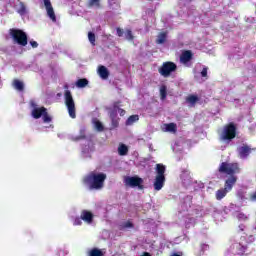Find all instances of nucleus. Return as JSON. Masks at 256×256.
<instances>
[{
    "instance_id": "nucleus-30",
    "label": "nucleus",
    "mask_w": 256,
    "mask_h": 256,
    "mask_svg": "<svg viewBox=\"0 0 256 256\" xmlns=\"http://www.w3.org/2000/svg\"><path fill=\"white\" fill-rule=\"evenodd\" d=\"M160 98L162 101L167 99V86L165 85L160 86Z\"/></svg>"
},
{
    "instance_id": "nucleus-19",
    "label": "nucleus",
    "mask_w": 256,
    "mask_h": 256,
    "mask_svg": "<svg viewBox=\"0 0 256 256\" xmlns=\"http://www.w3.org/2000/svg\"><path fill=\"white\" fill-rule=\"evenodd\" d=\"M180 177L184 185H189V183H191V173L189 172V170L182 171Z\"/></svg>"
},
{
    "instance_id": "nucleus-2",
    "label": "nucleus",
    "mask_w": 256,
    "mask_h": 256,
    "mask_svg": "<svg viewBox=\"0 0 256 256\" xmlns=\"http://www.w3.org/2000/svg\"><path fill=\"white\" fill-rule=\"evenodd\" d=\"M107 175L101 172H91L88 176L84 178V183L89 187V189H103V185Z\"/></svg>"
},
{
    "instance_id": "nucleus-6",
    "label": "nucleus",
    "mask_w": 256,
    "mask_h": 256,
    "mask_svg": "<svg viewBox=\"0 0 256 256\" xmlns=\"http://www.w3.org/2000/svg\"><path fill=\"white\" fill-rule=\"evenodd\" d=\"M10 37L13 40V43L25 47L27 45V34L23 30L19 29H10Z\"/></svg>"
},
{
    "instance_id": "nucleus-34",
    "label": "nucleus",
    "mask_w": 256,
    "mask_h": 256,
    "mask_svg": "<svg viewBox=\"0 0 256 256\" xmlns=\"http://www.w3.org/2000/svg\"><path fill=\"white\" fill-rule=\"evenodd\" d=\"M109 5L112 9H119V1L118 0H109Z\"/></svg>"
},
{
    "instance_id": "nucleus-3",
    "label": "nucleus",
    "mask_w": 256,
    "mask_h": 256,
    "mask_svg": "<svg viewBox=\"0 0 256 256\" xmlns=\"http://www.w3.org/2000/svg\"><path fill=\"white\" fill-rule=\"evenodd\" d=\"M30 105L32 107L31 115L33 119H42L43 123L49 124L53 121V117L47 112V108L39 106L35 101H31Z\"/></svg>"
},
{
    "instance_id": "nucleus-16",
    "label": "nucleus",
    "mask_w": 256,
    "mask_h": 256,
    "mask_svg": "<svg viewBox=\"0 0 256 256\" xmlns=\"http://www.w3.org/2000/svg\"><path fill=\"white\" fill-rule=\"evenodd\" d=\"M81 219L84 223H87V225H91V223H93V213L83 210L81 213Z\"/></svg>"
},
{
    "instance_id": "nucleus-41",
    "label": "nucleus",
    "mask_w": 256,
    "mask_h": 256,
    "mask_svg": "<svg viewBox=\"0 0 256 256\" xmlns=\"http://www.w3.org/2000/svg\"><path fill=\"white\" fill-rule=\"evenodd\" d=\"M200 249H201V252H202V254H203V253H205V251H209V245H207V244H202V245L200 246Z\"/></svg>"
},
{
    "instance_id": "nucleus-25",
    "label": "nucleus",
    "mask_w": 256,
    "mask_h": 256,
    "mask_svg": "<svg viewBox=\"0 0 256 256\" xmlns=\"http://www.w3.org/2000/svg\"><path fill=\"white\" fill-rule=\"evenodd\" d=\"M199 69H202L200 72L201 77H203L204 79H207V71H208L207 66H203L199 64L196 66V71H199Z\"/></svg>"
},
{
    "instance_id": "nucleus-5",
    "label": "nucleus",
    "mask_w": 256,
    "mask_h": 256,
    "mask_svg": "<svg viewBox=\"0 0 256 256\" xmlns=\"http://www.w3.org/2000/svg\"><path fill=\"white\" fill-rule=\"evenodd\" d=\"M165 165L157 164L156 165V177L154 180V189L155 191H161L165 185Z\"/></svg>"
},
{
    "instance_id": "nucleus-13",
    "label": "nucleus",
    "mask_w": 256,
    "mask_h": 256,
    "mask_svg": "<svg viewBox=\"0 0 256 256\" xmlns=\"http://www.w3.org/2000/svg\"><path fill=\"white\" fill-rule=\"evenodd\" d=\"M44 5L46 7L47 15L53 23L57 21V17L55 16V11L53 10V6L51 5V0H44Z\"/></svg>"
},
{
    "instance_id": "nucleus-11",
    "label": "nucleus",
    "mask_w": 256,
    "mask_h": 256,
    "mask_svg": "<svg viewBox=\"0 0 256 256\" xmlns=\"http://www.w3.org/2000/svg\"><path fill=\"white\" fill-rule=\"evenodd\" d=\"M124 183L128 187H141L143 185V179L137 176H128L124 179Z\"/></svg>"
},
{
    "instance_id": "nucleus-26",
    "label": "nucleus",
    "mask_w": 256,
    "mask_h": 256,
    "mask_svg": "<svg viewBox=\"0 0 256 256\" xmlns=\"http://www.w3.org/2000/svg\"><path fill=\"white\" fill-rule=\"evenodd\" d=\"M94 129H96V131H103L104 127H103V123H101V121H99L97 118L92 120Z\"/></svg>"
},
{
    "instance_id": "nucleus-4",
    "label": "nucleus",
    "mask_w": 256,
    "mask_h": 256,
    "mask_svg": "<svg viewBox=\"0 0 256 256\" xmlns=\"http://www.w3.org/2000/svg\"><path fill=\"white\" fill-rule=\"evenodd\" d=\"M236 136L237 127H235L233 123L224 126L219 132V139L222 143H225V145H229Z\"/></svg>"
},
{
    "instance_id": "nucleus-35",
    "label": "nucleus",
    "mask_w": 256,
    "mask_h": 256,
    "mask_svg": "<svg viewBox=\"0 0 256 256\" xmlns=\"http://www.w3.org/2000/svg\"><path fill=\"white\" fill-rule=\"evenodd\" d=\"M133 227V223L130 221L124 222L120 225V229H131Z\"/></svg>"
},
{
    "instance_id": "nucleus-49",
    "label": "nucleus",
    "mask_w": 256,
    "mask_h": 256,
    "mask_svg": "<svg viewBox=\"0 0 256 256\" xmlns=\"http://www.w3.org/2000/svg\"><path fill=\"white\" fill-rule=\"evenodd\" d=\"M171 256H181V255L177 253H173Z\"/></svg>"
},
{
    "instance_id": "nucleus-23",
    "label": "nucleus",
    "mask_w": 256,
    "mask_h": 256,
    "mask_svg": "<svg viewBox=\"0 0 256 256\" xmlns=\"http://www.w3.org/2000/svg\"><path fill=\"white\" fill-rule=\"evenodd\" d=\"M228 193H229L228 190H226L225 188H221V189L217 190L216 191V199H217V201H221V199L226 197Z\"/></svg>"
},
{
    "instance_id": "nucleus-27",
    "label": "nucleus",
    "mask_w": 256,
    "mask_h": 256,
    "mask_svg": "<svg viewBox=\"0 0 256 256\" xmlns=\"http://www.w3.org/2000/svg\"><path fill=\"white\" fill-rule=\"evenodd\" d=\"M12 85L17 91H23V88L25 87L23 82H21L20 80H14Z\"/></svg>"
},
{
    "instance_id": "nucleus-18",
    "label": "nucleus",
    "mask_w": 256,
    "mask_h": 256,
    "mask_svg": "<svg viewBox=\"0 0 256 256\" xmlns=\"http://www.w3.org/2000/svg\"><path fill=\"white\" fill-rule=\"evenodd\" d=\"M15 9H16L17 13H19V15H21V16L27 15V6H25V4L23 2L18 1L15 4Z\"/></svg>"
},
{
    "instance_id": "nucleus-8",
    "label": "nucleus",
    "mask_w": 256,
    "mask_h": 256,
    "mask_svg": "<svg viewBox=\"0 0 256 256\" xmlns=\"http://www.w3.org/2000/svg\"><path fill=\"white\" fill-rule=\"evenodd\" d=\"M65 104L68 109L69 116L72 119H75V101H73V96L71 95V91L69 90L65 92Z\"/></svg>"
},
{
    "instance_id": "nucleus-20",
    "label": "nucleus",
    "mask_w": 256,
    "mask_h": 256,
    "mask_svg": "<svg viewBox=\"0 0 256 256\" xmlns=\"http://www.w3.org/2000/svg\"><path fill=\"white\" fill-rule=\"evenodd\" d=\"M240 159H246V157L251 153V148L248 146H242L238 149Z\"/></svg>"
},
{
    "instance_id": "nucleus-31",
    "label": "nucleus",
    "mask_w": 256,
    "mask_h": 256,
    "mask_svg": "<svg viewBox=\"0 0 256 256\" xmlns=\"http://www.w3.org/2000/svg\"><path fill=\"white\" fill-rule=\"evenodd\" d=\"M137 121H139V115H132L127 119L126 125H133V123H137Z\"/></svg>"
},
{
    "instance_id": "nucleus-39",
    "label": "nucleus",
    "mask_w": 256,
    "mask_h": 256,
    "mask_svg": "<svg viewBox=\"0 0 256 256\" xmlns=\"http://www.w3.org/2000/svg\"><path fill=\"white\" fill-rule=\"evenodd\" d=\"M72 221H73V225H81L83 219L76 217Z\"/></svg>"
},
{
    "instance_id": "nucleus-14",
    "label": "nucleus",
    "mask_w": 256,
    "mask_h": 256,
    "mask_svg": "<svg viewBox=\"0 0 256 256\" xmlns=\"http://www.w3.org/2000/svg\"><path fill=\"white\" fill-rule=\"evenodd\" d=\"M161 130L164 133H177V124L175 123H166L161 126Z\"/></svg>"
},
{
    "instance_id": "nucleus-24",
    "label": "nucleus",
    "mask_w": 256,
    "mask_h": 256,
    "mask_svg": "<svg viewBox=\"0 0 256 256\" xmlns=\"http://www.w3.org/2000/svg\"><path fill=\"white\" fill-rule=\"evenodd\" d=\"M87 85H89V81L85 78L79 79L76 81V87L78 89H83V88L87 87Z\"/></svg>"
},
{
    "instance_id": "nucleus-48",
    "label": "nucleus",
    "mask_w": 256,
    "mask_h": 256,
    "mask_svg": "<svg viewBox=\"0 0 256 256\" xmlns=\"http://www.w3.org/2000/svg\"><path fill=\"white\" fill-rule=\"evenodd\" d=\"M141 256H151L149 252H144Z\"/></svg>"
},
{
    "instance_id": "nucleus-32",
    "label": "nucleus",
    "mask_w": 256,
    "mask_h": 256,
    "mask_svg": "<svg viewBox=\"0 0 256 256\" xmlns=\"http://www.w3.org/2000/svg\"><path fill=\"white\" fill-rule=\"evenodd\" d=\"M89 256H103V251H101L97 248H94V249L90 250Z\"/></svg>"
},
{
    "instance_id": "nucleus-22",
    "label": "nucleus",
    "mask_w": 256,
    "mask_h": 256,
    "mask_svg": "<svg viewBox=\"0 0 256 256\" xmlns=\"http://www.w3.org/2000/svg\"><path fill=\"white\" fill-rule=\"evenodd\" d=\"M110 118H111V130L117 129L119 127V118L115 116V112H110Z\"/></svg>"
},
{
    "instance_id": "nucleus-28",
    "label": "nucleus",
    "mask_w": 256,
    "mask_h": 256,
    "mask_svg": "<svg viewBox=\"0 0 256 256\" xmlns=\"http://www.w3.org/2000/svg\"><path fill=\"white\" fill-rule=\"evenodd\" d=\"M129 152V148H127V145L125 144H120L118 147V154L123 156V155H127V153Z\"/></svg>"
},
{
    "instance_id": "nucleus-50",
    "label": "nucleus",
    "mask_w": 256,
    "mask_h": 256,
    "mask_svg": "<svg viewBox=\"0 0 256 256\" xmlns=\"http://www.w3.org/2000/svg\"><path fill=\"white\" fill-rule=\"evenodd\" d=\"M187 201H190V198H187Z\"/></svg>"
},
{
    "instance_id": "nucleus-15",
    "label": "nucleus",
    "mask_w": 256,
    "mask_h": 256,
    "mask_svg": "<svg viewBox=\"0 0 256 256\" xmlns=\"http://www.w3.org/2000/svg\"><path fill=\"white\" fill-rule=\"evenodd\" d=\"M192 57L193 54L191 53V51H185L180 57V62L186 67H189V62L191 61Z\"/></svg>"
},
{
    "instance_id": "nucleus-36",
    "label": "nucleus",
    "mask_w": 256,
    "mask_h": 256,
    "mask_svg": "<svg viewBox=\"0 0 256 256\" xmlns=\"http://www.w3.org/2000/svg\"><path fill=\"white\" fill-rule=\"evenodd\" d=\"M124 36L128 41H133V34L131 33V30H126L124 32Z\"/></svg>"
},
{
    "instance_id": "nucleus-17",
    "label": "nucleus",
    "mask_w": 256,
    "mask_h": 256,
    "mask_svg": "<svg viewBox=\"0 0 256 256\" xmlns=\"http://www.w3.org/2000/svg\"><path fill=\"white\" fill-rule=\"evenodd\" d=\"M97 73L100 78H102L104 81L109 79V70L105 66H99Z\"/></svg>"
},
{
    "instance_id": "nucleus-40",
    "label": "nucleus",
    "mask_w": 256,
    "mask_h": 256,
    "mask_svg": "<svg viewBox=\"0 0 256 256\" xmlns=\"http://www.w3.org/2000/svg\"><path fill=\"white\" fill-rule=\"evenodd\" d=\"M237 219H239V221H245V219H247V216L243 213H238Z\"/></svg>"
},
{
    "instance_id": "nucleus-10",
    "label": "nucleus",
    "mask_w": 256,
    "mask_h": 256,
    "mask_svg": "<svg viewBox=\"0 0 256 256\" xmlns=\"http://www.w3.org/2000/svg\"><path fill=\"white\" fill-rule=\"evenodd\" d=\"M229 251L234 255H243V253L247 251V245L241 242H234L233 244H231Z\"/></svg>"
},
{
    "instance_id": "nucleus-43",
    "label": "nucleus",
    "mask_w": 256,
    "mask_h": 256,
    "mask_svg": "<svg viewBox=\"0 0 256 256\" xmlns=\"http://www.w3.org/2000/svg\"><path fill=\"white\" fill-rule=\"evenodd\" d=\"M254 241H255V236L253 235L248 236L247 243H254Z\"/></svg>"
},
{
    "instance_id": "nucleus-46",
    "label": "nucleus",
    "mask_w": 256,
    "mask_h": 256,
    "mask_svg": "<svg viewBox=\"0 0 256 256\" xmlns=\"http://www.w3.org/2000/svg\"><path fill=\"white\" fill-rule=\"evenodd\" d=\"M251 201H256V192H254L251 197H250Z\"/></svg>"
},
{
    "instance_id": "nucleus-12",
    "label": "nucleus",
    "mask_w": 256,
    "mask_h": 256,
    "mask_svg": "<svg viewBox=\"0 0 256 256\" xmlns=\"http://www.w3.org/2000/svg\"><path fill=\"white\" fill-rule=\"evenodd\" d=\"M95 151V144L93 141H86L82 148V156L86 159L91 157V154Z\"/></svg>"
},
{
    "instance_id": "nucleus-44",
    "label": "nucleus",
    "mask_w": 256,
    "mask_h": 256,
    "mask_svg": "<svg viewBox=\"0 0 256 256\" xmlns=\"http://www.w3.org/2000/svg\"><path fill=\"white\" fill-rule=\"evenodd\" d=\"M117 35L118 37H123V35H125V32H123L120 28H117Z\"/></svg>"
},
{
    "instance_id": "nucleus-38",
    "label": "nucleus",
    "mask_w": 256,
    "mask_h": 256,
    "mask_svg": "<svg viewBox=\"0 0 256 256\" xmlns=\"http://www.w3.org/2000/svg\"><path fill=\"white\" fill-rule=\"evenodd\" d=\"M101 0H89L90 7H99V3Z\"/></svg>"
},
{
    "instance_id": "nucleus-1",
    "label": "nucleus",
    "mask_w": 256,
    "mask_h": 256,
    "mask_svg": "<svg viewBox=\"0 0 256 256\" xmlns=\"http://www.w3.org/2000/svg\"><path fill=\"white\" fill-rule=\"evenodd\" d=\"M219 171L220 173H226V175H231L225 181V186H224V189L229 193V191L233 189V185L237 183V176H235V174L241 171L239 169V164L224 162L220 165Z\"/></svg>"
},
{
    "instance_id": "nucleus-9",
    "label": "nucleus",
    "mask_w": 256,
    "mask_h": 256,
    "mask_svg": "<svg viewBox=\"0 0 256 256\" xmlns=\"http://www.w3.org/2000/svg\"><path fill=\"white\" fill-rule=\"evenodd\" d=\"M174 71H177V65L173 62H164L159 68V73L162 77H169Z\"/></svg>"
},
{
    "instance_id": "nucleus-37",
    "label": "nucleus",
    "mask_w": 256,
    "mask_h": 256,
    "mask_svg": "<svg viewBox=\"0 0 256 256\" xmlns=\"http://www.w3.org/2000/svg\"><path fill=\"white\" fill-rule=\"evenodd\" d=\"M88 39L91 45H95V34L93 32L88 33Z\"/></svg>"
},
{
    "instance_id": "nucleus-21",
    "label": "nucleus",
    "mask_w": 256,
    "mask_h": 256,
    "mask_svg": "<svg viewBox=\"0 0 256 256\" xmlns=\"http://www.w3.org/2000/svg\"><path fill=\"white\" fill-rule=\"evenodd\" d=\"M199 101V97L197 95H189L186 98V103L188 107H195V104Z\"/></svg>"
},
{
    "instance_id": "nucleus-45",
    "label": "nucleus",
    "mask_w": 256,
    "mask_h": 256,
    "mask_svg": "<svg viewBox=\"0 0 256 256\" xmlns=\"http://www.w3.org/2000/svg\"><path fill=\"white\" fill-rule=\"evenodd\" d=\"M45 129H53V124H49L48 126L42 127L41 131H45Z\"/></svg>"
},
{
    "instance_id": "nucleus-33",
    "label": "nucleus",
    "mask_w": 256,
    "mask_h": 256,
    "mask_svg": "<svg viewBox=\"0 0 256 256\" xmlns=\"http://www.w3.org/2000/svg\"><path fill=\"white\" fill-rule=\"evenodd\" d=\"M112 113H114L115 116H117V113H119L120 117H123L125 115V110L119 107H114Z\"/></svg>"
},
{
    "instance_id": "nucleus-42",
    "label": "nucleus",
    "mask_w": 256,
    "mask_h": 256,
    "mask_svg": "<svg viewBox=\"0 0 256 256\" xmlns=\"http://www.w3.org/2000/svg\"><path fill=\"white\" fill-rule=\"evenodd\" d=\"M30 45H31V47H33V49H37V47H39V43H37V41H33V40L30 41Z\"/></svg>"
},
{
    "instance_id": "nucleus-47",
    "label": "nucleus",
    "mask_w": 256,
    "mask_h": 256,
    "mask_svg": "<svg viewBox=\"0 0 256 256\" xmlns=\"http://www.w3.org/2000/svg\"><path fill=\"white\" fill-rule=\"evenodd\" d=\"M80 133H81L80 137H85V128H82L80 130Z\"/></svg>"
},
{
    "instance_id": "nucleus-7",
    "label": "nucleus",
    "mask_w": 256,
    "mask_h": 256,
    "mask_svg": "<svg viewBox=\"0 0 256 256\" xmlns=\"http://www.w3.org/2000/svg\"><path fill=\"white\" fill-rule=\"evenodd\" d=\"M182 211H188V213L191 217L189 219L187 225H189V223L194 222L193 217H203V215H205V213H203V208H201V206H197V208L195 209L194 207H191L190 204H189V208L187 207L186 204H183Z\"/></svg>"
},
{
    "instance_id": "nucleus-29",
    "label": "nucleus",
    "mask_w": 256,
    "mask_h": 256,
    "mask_svg": "<svg viewBox=\"0 0 256 256\" xmlns=\"http://www.w3.org/2000/svg\"><path fill=\"white\" fill-rule=\"evenodd\" d=\"M166 39H167V34H166L165 32H162V33H160V34L158 35V38H157V40H156V43H157L158 45H162V43H165Z\"/></svg>"
}]
</instances>
